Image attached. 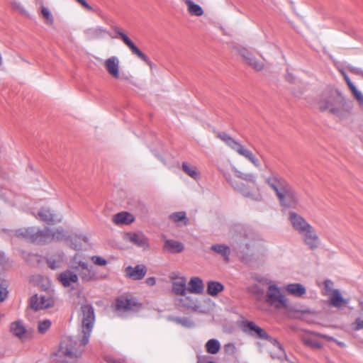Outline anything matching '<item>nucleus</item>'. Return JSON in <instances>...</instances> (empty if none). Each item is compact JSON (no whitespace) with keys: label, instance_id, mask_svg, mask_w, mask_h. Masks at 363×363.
Wrapping results in <instances>:
<instances>
[{"label":"nucleus","instance_id":"52","mask_svg":"<svg viewBox=\"0 0 363 363\" xmlns=\"http://www.w3.org/2000/svg\"><path fill=\"white\" fill-rule=\"evenodd\" d=\"M106 362L107 363H127V362H125L123 360L116 359H113L112 357H106Z\"/></svg>","mask_w":363,"mask_h":363},{"label":"nucleus","instance_id":"3","mask_svg":"<svg viewBox=\"0 0 363 363\" xmlns=\"http://www.w3.org/2000/svg\"><path fill=\"white\" fill-rule=\"evenodd\" d=\"M232 170L236 177L251 183L253 186H250L242 182H238L232 178L229 174L223 173L225 179L230 186L245 197L250 198L256 201H261L263 199L262 191L261 186H258L257 184L256 174L253 173H244L235 166H232Z\"/></svg>","mask_w":363,"mask_h":363},{"label":"nucleus","instance_id":"27","mask_svg":"<svg viewBox=\"0 0 363 363\" xmlns=\"http://www.w3.org/2000/svg\"><path fill=\"white\" fill-rule=\"evenodd\" d=\"M178 304L195 311L199 308L197 300L191 296H186V294L178 300Z\"/></svg>","mask_w":363,"mask_h":363},{"label":"nucleus","instance_id":"16","mask_svg":"<svg viewBox=\"0 0 363 363\" xmlns=\"http://www.w3.org/2000/svg\"><path fill=\"white\" fill-rule=\"evenodd\" d=\"M57 279L63 286L69 287L78 282L79 276L77 272L67 269L58 275Z\"/></svg>","mask_w":363,"mask_h":363},{"label":"nucleus","instance_id":"34","mask_svg":"<svg viewBox=\"0 0 363 363\" xmlns=\"http://www.w3.org/2000/svg\"><path fill=\"white\" fill-rule=\"evenodd\" d=\"M223 290L222 284L218 281H209L207 286V293L211 296H216Z\"/></svg>","mask_w":363,"mask_h":363},{"label":"nucleus","instance_id":"5","mask_svg":"<svg viewBox=\"0 0 363 363\" xmlns=\"http://www.w3.org/2000/svg\"><path fill=\"white\" fill-rule=\"evenodd\" d=\"M16 235L18 238L38 244L61 240L65 237L62 230H57L55 232H52L48 228L40 230L34 227L19 229L16 230Z\"/></svg>","mask_w":363,"mask_h":363},{"label":"nucleus","instance_id":"14","mask_svg":"<svg viewBox=\"0 0 363 363\" xmlns=\"http://www.w3.org/2000/svg\"><path fill=\"white\" fill-rule=\"evenodd\" d=\"M288 219L293 228L298 234L304 232L311 225L300 214L291 211L289 213Z\"/></svg>","mask_w":363,"mask_h":363},{"label":"nucleus","instance_id":"37","mask_svg":"<svg viewBox=\"0 0 363 363\" xmlns=\"http://www.w3.org/2000/svg\"><path fill=\"white\" fill-rule=\"evenodd\" d=\"M182 170L194 179L199 178L200 173L195 167L190 166L184 162L182 164Z\"/></svg>","mask_w":363,"mask_h":363},{"label":"nucleus","instance_id":"35","mask_svg":"<svg viewBox=\"0 0 363 363\" xmlns=\"http://www.w3.org/2000/svg\"><path fill=\"white\" fill-rule=\"evenodd\" d=\"M40 13L44 19V22L48 26H52L54 23V18L50 9L43 5L40 7Z\"/></svg>","mask_w":363,"mask_h":363},{"label":"nucleus","instance_id":"7","mask_svg":"<svg viewBox=\"0 0 363 363\" xmlns=\"http://www.w3.org/2000/svg\"><path fill=\"white\" fill-rule=\"evenodd\" d=\"M217 137L223 141L230 148L235 151L238 155L242 156L250 162L255 167H260L261 164L259 160L252 153V152L245 145L236 141L225 133H218L217 134Z\"/></svg>","mask_w":363,"mask_h":363},{"label":"nucleus","instance_id":"46","mask_svg":"<svg viewBox=\"0 0 363 363\" xmlns=\"http://www.w3.org/2000/svg\"><path fill=\"white\" fill-rule=\"evenodd\" d=\"M224 350L228 354L234 355L236 353V347L233 343H228L224 346Z\"/></svg>","mask_w":363,"mask_h":363},{"label":"nucleus","instance_id":"39","mask_svg":"<svg viewBox=\"0 0 363 363\" xmlns=\"http://www.w3.org/2000/svg\"><path fill=\"white\" fill-rule=\"evenodd\" d=\"M169 218L175 223L184 221L185 225L189 224V220L186 218V213L184 211L175 212L169 216Z\"/></svg>","mask_w":363,"mask_h":363},{"label":"nucleus","instance_id":"41","mask_svg":"<svg viewBox=\"0 0 363 363\" xmlns=\"http://www.w3.org/2000/svg\"><path fill=\"white\" fill-rule=\"evenodd\" d=\"M350 328L354 332L363 330V316L358 315L356 317L350 324Z\"/></svg>","mask_w":363,"mask_h":363},{"label":"nucleus","instance_id":"29","mask_svg":"<svg viewBox=\"0 0 363 363\" xmlns=\"http://www.w3.org/2000/svg\"><path fill=\"white\" fill-rule=\"evenodd\" d=\"M164 248L171 253H179L184 250V247L180 242L174 240H166Z\"/></svg>","mask_w":363,"mask_h":363},{"label":"nucleus","instance_id":"25","mask_svg":"<svg viewBox=\"0 0 363 363\" xmlns=\"http://www.w3.org/2000/svg\"><path fill=\"white\" fill-rule=\"evenodd\" d=\"M38 218L48 224H54L56 221L60 222L61 220L49 208L41 209L38 213Z\"/></svg>","mask_w":363,"mask_h":363},{"label":"nucleus","instance_id":"53","mask_svg":"<svg viewBox=\"0 0 363 363\" xmlns=\"http://www.w3.org/2000/svg\"><path fill=\"white\" fill-rule=\"evenodd\" d=\"M318 337H320L325 339L328 341H333V342L336 341V339H335L334 337L326 335H323V334H318Z\"/></svg>","mask_w":363,"mask_h":363},{"label":"nucleus","instance_id":"6","mask_svg":"<svg viewBox=\"0 0 363 363\" xmlns=\"http://www.w3.org/2000/svg\"><path fill=\"white\" fill-rule=\"evenodd\" d=\"M259 282L267 286L265 295V302L277 309L288 308L289 299L282 293L281 289L272 281L265 278L257 279Z\"/></svg>","mask_w":363,"mask_h":363},{"label":"nucleus","instance_id":"33","mask_svg":"<svg viewBox=\"0 0 363 363\" xmlns=\"http://www.w3.org/2000/svg\"><path fill=\"white\" fill-rule=\"evenodd\" d=\"M86 262L83 260L81 256L76 254L69 262V269L77 272L84 264Z\"/></svg>","mask_w":363,"mask_h":363},{"label":"nucleus","instance_id":"24","mask_svg":"<svg viewBox=\"0 0 363 363\" xmlns=\"http://www.w3.org/2000/svg\"><path fill=\"white\" fill-rule=\"evenodd\" d=\"M285 289L289 294L295 297H302L306 294L305 286L300 283L287 284Z\"/></svg>","mask_w":363,"mask_h":363},{"label":"nucleus","instance_id":"31","mask_svg":"<svg viewBox=\"0 0 363 363\" xmlns=\"http://www.w3.org/2000/svg\"><path fill=\"white\" fill-rule=\"evenodd\" d=\"M185 4L187 6L188 11L191 15L201 16L203 14L202 8L191 0H186Z\"/></svg>","mask_w":363,"mask_h":363},{"label":"nucleus","instance_id":"4","mask_svg":"<svg viewBox=\"0 0 363 363\" xmlns=\"http://www.w3.org/2000/svg\"><path fill=\"white\" fill-rule=\"evenodd\" d=\"M266 184L275 192L280 205L284 208H296L298 199L294 188L284 179L276 176L266 179Z\"/></svg>","mask_w":363,"mask_h":363},{"label":"nucleus","instance_id":"57","mask_svg":"<svg viewBox=\"0 0 363 363\" xmlns=\"http://www.w3.org/2000/svg\"><path fill=\"white\" fill-rule=\"evenodd\" d=\"M359 307L360 308L361 311H363V300H359L358 301Z\"/></svg>","mask_w":363,"mask_h":363},{"label":"nucleus","instance_id":"1","mask_svg":"<svg viewBox=\"0 0 363 363\" xmlns=\"http://www.w3.org/2000/svg\"><path fill=\"white\" fill-rule=\"evenodd\" d=\"M82 325L77 337H67L60 343L51 359L56 363H74L79 359L88 344L95 320L94 308L89 305L81 308Z\"/></svg>","mask_w":363,"mask_h":363},{"label":"nucleus","instance_id":"40","mask_svg":"<svg viewBox=\"0 0 363 363\" xmlns=\"http://www.w3.org/2000/svg\"><path fill=\"white\" fill-rule=\"evenodd\" d=\"M248 291L259 300L263 297L264 289L257 284H252L247 288Z\"/></svg>","mask_w":363,"mask_h":363},{"label":"nucleus","instance_id":"28","mask_svg":"<svg viewBox=\"0 0 363 363\" xmlns=\"http://www.w3.org/2000/svg\"><path fill=\"white\" fill-rule=\"evenodd\" d=\"M187 291L191 294H201L203 291V284L202 280L199 277H192L189 282Z\"/></svg>","mask_w":363,"mask_h":363},{"label":"nucleus","instance_id":"19","mask_svg":"<svg viewBox=\"0 0 363 363\" xmlns=\"http://www.w3.org/2000/svg\"><path fill=\"white\" fill-rule=\"evenodd\" d=\"M243 330L245 333H249L251 335H257L261 339H268L269 335L264 331L263 329L257 326L253 322H246L243 325Z\"/></svg>","mask_w":363,"mask_h":363},{"label":"nucleus","instance_id":"42","mask_svg":"<svg viewBox=\"0 0 363 363\" xmlns=\"http://www.w3.org/2000/svg\"><path fill=\"white\" fill-rule=\"evenodd\" d=\"M350 89L351 90L355 99L358 101L360 107L363 108V93L358 90L354 85L352 86Z\"/></svg>","mask_w":363,"mask_h":363},{"label":"nucleus","instance_id":"13","mask_svg":"<svg viewBox=\"0 0 363 363\" xmlns=\"http://www.w3.org/2000/svg\"><path fill=\"white\" fill-rule=\"evenodd\" d=\"M120 59L116 55L106 58L104 62V67L107 73L113 79H121L120 75Z\"/></svg>","mask_w":363,"mask_h":363},{"label":"nucleus","instance_id":"23","mask_svg":"<svg viewBox=\"0 0 363 363\" xmlns=\"http://www.w3.org/2000/svg\"><path fill=\"white\" fill-rule=\"evenodd\" d=\"M318 334L314 332L307 333L302 336L301 340L305 345L313 349H320L323 347V345L316 339Z\"/></svg>","mask_w":363,"mask_h":363},{"label":"nucleus","instance_id":"50","mask_svg":"<svg viewBox=\"0 0 363 363\" xmlns=\"http://www.w3.org/2000/svg\"><path fill=\"white\" fill-rule=\"evenodd\" d=\"M80 5H82L84 8L87 9L88 11H93L94 9L91 6H90L85 0H76Z\"/></svg>","mask_w":363,"mask_h":363},{"label":"nucleus","instance_id":"54","mask_svg":"<svg viewBox=\"0 0 363 363\" xmlns=\"http://www.w3.org/2000/svg\"><path fill=\"white\" fill-rule=\"evenodd\" d=\"M156 283V280L154 277H149L146 279V284L149 286H154Z\"/></svg>","mask_w":363,"mask_h":363},{"label":"nucleus","instance_id":"45","mask_svg":"<svg viewBox=\"0 0 363 363\" xmlns=\"http://www.w3.org/2000/svg\"><path fill=\"white\" fill-rule=\"evenodd\" d=\"M272 343L274 346V349L276 350H277V355L275 356L274 354H272V357L273 358H274V357L281 358L283 356H284V352L282 350L280 344L276 340H272Z\"/></svg>","mask_w":363,"mask_h":363},{"label":"nucleus","instance_id":"9","mask_svg":"<svg viewBox=\"0 0 363 363\" xmlns=\"http://www.w3.org/2000/svg\"><path fill=\"white\" fill-rule=\"evenodd\" d=\"M233 49L242 58L243 62L253 69L259 72L264 69V58H257L251 51L244 47L235 45Z\"/></svg>","mask_w":363,"mask_h":363},{"label":"nucleus","instance_id":"36","mask_svg":"<svg viewBox=\"0 0 363 363\" xmlns=\"http://www.w3.org/2000/svg\"><path fill=\"white\" fill-rule=\"evenodd\" d=\"M169 320L178 325H181L182 326L187 328H191L194 326V323L186 317H172L169 318Z\"/></svg>","mask_w":363,"mask_h":363},{"label":"nucleus","instance_id":"30","mask_svg":"<svg viewBox=\"0 0 363 363\" xmlns=\"http://www.w3.org/2000/svg\"><path fill=\"white\" fill-rule=\"evenodd\" d=\"M211 249L214 251L216 253L220 255L225 262L229 261V256L230 254V250L229 247L222 244H216L213 245L211 247Z\"/></svg>","mask_w":363,"mask_h":363},{"label":"nucleus","instance_id":"51","mask_svg":"<svg viewBox=\"0 0 363 363\" xmlns=\"http://www.w3.org/2000/svg\"><path fill=\"white\" fill-rule=\"evenodd\" d=\"M341 74L343 76L345 80L347 82V84L348 85L349 88H351L352 86H354V84L351 82L350 79L349 78V77L347 76V74L343 71V70H341Z\"/></svg>","mask_w":363,"mask_h":363},{"label":"nucleus","instance_id":"44","mask_svg":"<svg viewBox=\"0 0 363 363\" xmlns=\"http://www.w3.org/2000/svg\"><path fill=\"white\" fill-rule=\"evenodd\" d=\"M11 7L13 10L16 11H18V13L23 14V15H28L27 11L23 7V6L17 1H13L11 2Z\"/></svg>","mask_w":363,"mask_h":363},{"label":"nucleus","instance_id":"49","mask_svg":"<svg viewBox=\"0 0 363 363\" xmlns=\"http://www.w3.org/2000/svg\"><path fill=\"white\" fill-rule=\"evenodd\" d=\"M348 69L352 74H354L357 75H360V76L363 77V70H362L361 69H359L358 67L350 66V67H348Z\"/></svg>","mask_w":363,"mask_h":363},{"label":"nucleus","instance_id":"12","mask_svg":"<svg viewBox=\"0 0 363 363\" xmlns=\"http://www.w3.org/2000/svg\"><path fill=\"white\" fill-rule=\"evenodd\" d=\"M54 303L52 296L49 294H36L30 301V307L35 311L50 308Z\"/></svg>","mask_w":363,"mask_h":363},{"label":"nucleus","instance_id":"21","mask_svg":"<svg viewBox=\"0 0 363 363\" xmlns=\"http://www.w3.org/2000/svg\"><path fill=\"white\" fill-rule=\"evenodd\" d=\"M135 220V217L133 214L123 211L116 213L112 218V221L118 225H130Z\"/></svg>","mask_w":363,"mask_h":363},{"label":"nucleus","instance_id":"32","mask_svg":"<svg viewBox=\"0 0 363 363\" xmlns=\"http://www.w3.org/2000/svg\"><path fill=\"white\" fill-rule=\"evenodd\" d=\"M205 347L208 353L216 354L220 349V344L216 339H211L206 342Z\"/></svg>","mask_w":363,"mask_h":363},{"label":"nucleus","instance_id":"17","mask_svg":"<svg viewBox=\"0 0 363 363\" xmlns=\"http://www.w3.org/2000/svg\"><path fill=\"white\" fill-rule=\"evenodd\" d=\"M125 240L138 247H148V239L142 233H128L125 235Z\"/></svg>","mask_w":363,"mask_h":363},{"label":"nucleus","instance_id":"47","mask_svg":"<svg viewBox=\"0 0 363 363\" xmlns=\"http://www.w3.org/2000/svg\"><path fill=\"white\" fill-rule=\"evenodd\" d=\"M91 260L95 264L98 266H105L107 264V262L105 259L99 256H93L91 257Z\"/></svg>","mask_w":363,"mask_h":363},{"label":"nucleus","instance_id":"22","mask_svg":"<svg viewBox=\"0 0 363 363\" xmlns=\"http://www.w3.org/2000/svg\"><path fill=\"white\" fill-rule=\"evenodd\" d=\"M172 291L176 295L184 296L187 291L186 280L184 277H172Z\"/></svg>","mask_w":363,"mask_h":363},{"label":"nucleus","instance_id":"56","mask_svg":"<svg viewBox=\"0 0 363 363\" xmlns=\"http://www.w3.org/2000/svg\"><path fill=\"white\" fill-rule=\"evenodd\" d=\"M335 342L337 345H339V346H340V347H345V344L344 342H340V341H338L337 340H336V341H335Z\"/></svg>","mask_w":363,"mask_h":363},{"label":"nucleus","instance_id":"55","mask_svg":"<svg viewBox=\"0 0 363 363\" xmlns=\"http://www.w3.org/2000/svg\"><path fill=\"white\" fill-rule=\"evenodd\" d=\"M95 32L96 33H106V29H104V28H96L95 29Z\"/></svg>","mask_w":363,"mask_h":363},{"label":"nucleus","instance_id":"11","mask_svg":"<svg viewBox=\"0 0 363 363\" xmlns=\"http://www.w3.org/2000/svg\"><path fill=\"white\" fill-rule=\"evenodd\" d=\"M303 242L310 250H315L318 249L320 245V238L315 230V229L311 225L304 232L299 234Z\"/></svg>","mask_w":363,"mask_h":363},{"label":"nucleus","instance_id":"26","mask_svg":"<svg viewBox=\"0 0 363 363\" xmlns=\"http://www.w3.org/2000/svg\"><path fill=\"white\" fill-rule=\"evenodd\" d=\"M78 273V276L83 280L86 281H91L95 277V272L91 266H89L86 262L84 264H82V267L79 269V270L77 271Z\"/></svg>","mask_w":363,"mask_h":363},{"label":"nucleus","instance_id":"43","mask_svg":"<svg viewBox=\"0 0 363 363\" xmlns=\"http://www.w3.org/2000/svg\"><path fill=\"white\" fill-rule=\"evenodd\" d=\"M62 262V258L58 257L57 259L50 258L48 259V264L50 268L52 269H55L60 268L61 267V264Z\"/></svg>","mask_w":363,"mask_h":363},{"label":"nucleus","instance_id":"18","mask_svg":"<svg viewBox=\"0 0 363 363\" xmlns=\"http://www.w3.org/2000/svg\"><path fill=\"white\" fill-rule=\"evenodd\" d=\"M125 275L133 280H141L147 273V268L143 264H138L134 267H128L125 268Z\"/></svg>","mask_w":363,"mask_h":363},{"label":"nucleus","instance_id":"20","mask_svg":"<svg viewBox=\"0 0 363 363\" xmlns=\"http://www.w3.org/2000/svg\"><path fill=\"white\" fill-rule=\"evenodd\" d=\"M139 306V303L133 298H121L116 301V308L119 311H135L137 310Z\"/></svg>","mask_w":363,"mask_h":363},{"label":"nucleus","instance_id":"10","mask_svg":"<svg viewBox=\"0 0 363 363\" xmlns=\"http://www.w3.org/2000/svg\"><path fill=\"white\" fill-rule=\"evenodd\" d=\"M114 31L118 35L123 42L128 47L133 54L135 55L141 60L145 62L150 68L152 67L153 64L149 60L147 56L137 48V46L133 43L130 38L125 33L122 32L121 30L118 27L114 28Z\"/></svg>","mask_w":363,"mask_h":363},{"label":"nucleus","instance_id":"48","mask_svg":"<svg viewBox=\"0 0 363 363\" xmlns=\"http://www.w3.org/2000/svg\"><path fill=\"white\" fill-rule=\"evenodd\" d=\"M8 285L1 282V302L6 299L9 296Z\"/></svg>","mask_w":363,"mask_h":363},{"label":"nucleus","instance_id":"2","mask_svg":"<svg viewBox=\"0 0 363 363\" xmlns=\"http://www.w3.org/2000/svg\"><path fill=\"white\" fill-rule=\"evenodd\" d=\"M320 111L328 112L340 119H345L350 113L351 106L345 98L336 89L324 91L318 101Z\"/></svg>","mask_w":363,"mask_h":363},{"label":"nucleus","instance_id":"8","mask_svg":"<svg viewBox=\"0 0 363 363\" xmlns=\"http://www.w3.org/2000/svg\"><path fill=\"white\" fill-rule=\"evenodd\" d=\"M334 283L329 279L324 281L323 295L328 298L329 304L337 308H342L347 306L350 301L343 297L341 291L333 288Z\"/></svg>","mask_w":363,"mask_h":363},{"label":"nucleus","instance_id":"15","mask_svg":"<svg viewBox=\"0 0 363 363\" xmlns=\"http://www.w3.org/2000/svg\"><path fill=\"white\" fill-rule=\"evenodd\" d=\"M12 333L22 341H27L32 337V331L28 330L22 321H16L11 324Z\"/></svg>","mask_w":363,"mask_h":363},{"label":"nucleus","instance_id":"38","mask_svg":"<svg viewBox=\"0 0 363 363\" xmlns=\"http://www.w3.org/2000/svg\"><path fill=\"white\" fill-rule=\"evenodd\" d=\"M51 325H52V323L48 319L40 320L38 322V325H37L38 333L40 335L45 334L50 328Z\"/></svg>","mask_w":363,"mask_h":363}]
</instances>
